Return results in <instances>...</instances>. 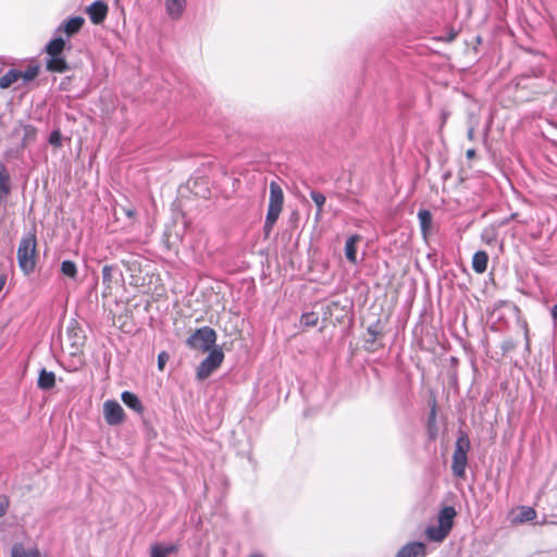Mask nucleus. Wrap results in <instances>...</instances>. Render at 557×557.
<instances>
[{"label": "nucleus", "mask_w": 557, "mask_h": 557, "mask_svg": "<svg viewBox=\"0 0 557 557\" xmlns=\"http://www.w3.org/2000/svg\"><path fill=\"white\" fill-rule=\"evenodd\" d=\"M85 24V18L79 15L71 16L63 21L55 29V36L46 45V67L49 72L64 73L70 70L64 51L72 48L70 38L77 35Z\"/></svg>", "instance_id": "f257e3e1"}, {"label": "nucleus", "mask_w": 557, "mask_h": 557, "mask_svg": "<svg viewBox=\"0 0 557 557\" xmlns=\"http://www.w3.org/2000/svg\"><path fill=\"white\" fill-rule=\"evenodd\" d=\"M456 510L451 506H446L438 513V525H430L425 530L429 540L433 542H443L449 534L454 525Z\"/></svg>", "instance_id": "f03ea898"}, {"label": "nucleus", "mask_w": 557, "mask_h": 557, "mask_svg": "<svg viewBox=\"0 0 557 557\" xmlns=\"http://www.w3.org/2000/svg\"><path fill=\"white\" fill-rule=\"evenodd\" d=\"M216 333L210 326H202L193 332L186 339V346L193 350L207 352L215 346Z\"/></svg>", "instance_id": "7ed1b4c3"}, {"label": "nucleus", "mask_w": 557, "mask_h": 557, "mask_svg": "<svg viewBox=\"0 0 557 557\" xmlns=\"http://www.w3.org/2000/svg\"><path fill=\"white\" fill-rule=\"evenodd\" d=\"M469 449L470 441L467 435L461 434L456 441L451 461L453 474L458 479H463L466 475Z\"/></svg>", "instance_id": "20e7f679"}, {"label": "nucleus", "mask_w": 557, "mask_h": 557, "mask_svg": "<svg viewBox=\"0 0 557 557\" xmlns=\"http://www.w3.org/2000/svg\"><path fill=\"white\" fill-rule=\"evenodd\" d=\"M17 261L25 274L35 270V234L29 233L21 240L17 248Z\"/></svg>", "instance_id": "39448f33"}, {"label": "nucleus", "mask_w": 557, "mask_h": 557, "mask_svg": "<svg viewBox=\"0 0 557 557\" xmlns=\"http://www.w3.org/2000/svg\"><path fill=\"white\" fill-rule=\"evenodd\" d=\"M208 356L200 362L197 368V377L205 380L209 377L223 362L224 352L221 347H213L208 351Z\"/></svg>", "instance_id": "423d86ee"}, {"label": "nucleus", "mask_w": 557, "mask_h": 557, "mask_svg": "<svg viewBox=\"0 0 557 557\" xmlns=\"http://www.w3.org/2000/svg\"><path fill=\"white\" fill-rule=\"evenodd\" d=\"M35 78V66H29L26 72L11 70L5 75L0 77V88L5 89L12 84L18 82H30Z\"/></svg>", "instance_id": "0eeeda50"}, {"label": "nucleus", "mask_w": 557, "mask_h": 557, "mask_svg": "<svg viewBox=\"0 0 557 557\" xmlns=\"http://www.w3.org/2000/svg\"><path fill=\"white\" fill-rule=\"evenodd\" d=\"M103 417L109 425H119L124 421V410L116 400H106L103 404Z\"/></svg>", "instance_id": "6e6552de"}, {"label": "nucleus", "mask_w": 557, "mask_h": 557, "mask_svg": "<svg viewBox=\"0 0 557 557\" xmlns=\"http://www.w3.org/2000/svg\"><path fill=\"white\" fill-rule=\"evenodd\" d=\"M67 339L73 348L72 355L77 354L85 345L86 336L76 322H71L66 330Z\"/></svg>", "instance_id": "1a4fd4ad"}, {"label": "nucleus", "mask_w": 557, "mask_h": 557, "mask_svg": "<svg viewBox=\"0 0 557 557\" xmlns=\"http://www.w3.org/2000/svg\"><path fill=\"white\" fill-rule=\"evenodd\" d=\"M108 11L109 7L103 0H96L86 8V13L95 25L103 23L108 15Z\"/></svg>", "instance_id": "9d476101"}, {"label": "nucleus", "mask_w": 557, "mask_h": 557, "mask_svg": "<svg viewBox=\"0 0 557 557\" xmlns=\"http://www.w3.org/2000/svg\"><path fill=\"white\" fill-rule=\"evenodd\" d=\"M425 545L422 542H410L404 545L396 557H424Z\"/></svg>", "instance_id": "9b49d317"}, {"label": "nucleus", "mask_w": 557, "mask_h": 557, "mask_svg": "<svg viewBox=\"0 0 557 557\" xmlns=\"http://www.w3.org/2000/svg\"><path fill=\"white\" fill-rule=\"evenodd\" d=\"M283 202H284L283 190L276 182L272 181L270 183V199H269L268 208L282 211Z\"/></svg>", "instance_id": "f8f14e48"}, {"label": "nucleus", "mask_w": 557, "mask_h": 557, "mask_svg": "<svg viewBox=\"0 0 557 557\" xmlns=\"http://www.w3.org/2000/svg\"><path fill=\"white\" fill-rule=\"evenodd\" d=\"M121 399L124 403L125 406H127L129 409L134 410L136 413L143 414L144 413V406L141 400L138 398L136 394L129 391H124L121 394Z\"/></svg>", "instance_id": "ddd939ff"}, {"label": "nucleus", "mask_w": 557, "mask_h": 557, "mask_svg": "<svg viewBox=\"0 0 557 557\" xmlns=\"http://www.w3.org/2000/svg\"><path fill=\"white\" fill-rule=\"evenodd\" d=\"M55 385V374L45 368L40 369L37 376V387L48 391Z\"/></svg>", "instance_id": "4468645a"}, {"label": "nucleus", "mask_w": 557, "mask_h": 557, "mask_svg": "<svg viewBox=\"0 0 557 557\" xmlns=\"http://www.w3.org/2000/svg\"><path fill=\"white\" fill-rule=\"evenodd\" d=\"M536 518V511L530 506H520L517 508L516 515L512 517L513 523H525Z\"/></svg>", "instance_id": "2eb2a0df"}, {"label": "nucleus", "mask_w": 557, "mask_h": 557, "mask_svg": "<svg viewBox=\"0 0 557 557\" xmlns=\"http://www.w3.org/2000/svg\"><path fill=\"white\" fill-rule=\"evenodd\" d=\"M360 239H361V237L358 234L350 235L346 239L345 256H346V259L351 263H356V261H357V243Z\"/></svg>", "instance_id": "dca6fc26"}, {"label": "nucleus", "mask_w": 557, "mask_h": 557, "mask_svg": "<svg viewBox=\"0 0 557 557\" xmlns=\"http://www.w3.org/2000/svg\"><path fill=\"white\" fill-rule=\"evenodd\" d=\"M488 263V255L483 250L474 252L472 257V269L475 273L482 274L486 271Z\"/></svg>", "instance_id": "f3484780"}, {"label": "nucleus", "mask_w": 557, "mask_h": 557, "mask_svg": "<svg viewBox=\"0 0 557 557\" xmlns=\"http://www.w3.org/2000/svg\"><path fill=\"white\" fill-rule=\"evenodd\" d=\"M178 546L176 544L163 545L156 543L150 547V557H168L169 555L176 553Z\"/></svg>", "instance_id": "a211bd4d"}, {"label": "nucleus", "mask_w": 557, "mask_h": 557, "mask_svg": "<svg viewBox=\"0 0 557 557\" xmlns=\"http://www.w3.org/2000/svg\"><path fill=\"white\" fill-rule=\"evenodd\" d=\"M165 9L170 17L176 20L181 17L185 10L186 0H164Z\"/></svg>", "instance_id": "6ab92c4d"}, {"label": "nucleus", "mask_w": 557, "mask_h": 557, "mask_svg": "<svg viewBox=\"0 0 557 557\" xmlns=\"http://www.w3.org/2000/svg\"><path fill=\"white\" fill-rule=\"evenodd\" d=\"M11 190V178L8 169L0 162V199L5 198Z\"/></svg>", "instance_id": "aec40b11"}, {"label": "nucleus", "mask_w": 557, "mask_h": 557, "mask_svg": "<svg viewBox=\"0 0 557 557\" xmlns=\"http://www.w3.org/2000/svg\"><path fill=\"white\" fill-rule=\"evenodd\" d=\"M117 269L115 265L106 264L102 268V284L104 286L102 295L107 296L111 293V284L113 281V272H115Z\"/></svg>", "instance_id": "412c9836"}, {"label": "nucleus", "mask_w": 557, "mask_h": 557, "mask_svg": "<svg viewBox=\"0 0 557 557\" xmlns=\"http://www.w3.org/2000/svg\"><path fill=\"white\" fill-rule=\"evenodd\" d=\"M418 219L422 235L425 237L432 226V213L426 209H421L418 212Z\"/></svg>", "instance_id": "4be33fe9"}, {"label": "nucleus", "mask_w": 557, "mask_h": 557, "mask_svg": "<svg viewBox=\"0 0 557 557\" xmlns=\"http://www.w3.org/2000/svg\"><path fill=\"white\" fill-rule=\"evenodd\" d=\"M280 214H281L280 210L268 208V212H267V216H265V221H264V226H263V230H264V233H265L267 236L271 233V231H272L274 224L276 223Z\"/></svg>", "instance_id": "5701e85b"}, {"label": "nucleus", "mask_w": 557, "mask_h": 557, "mask_svg": "<svg viewBox=\"0 0 557 557\" xmlns=\"http://www.w3.org/2000/svg\"><path fill=\"white\" fill-rule=\"evenodd\" d=\"M310 197L317 206L315 221L318 222V221H320L321 215L323 213V206H324L326 199L322 193L317 191V190H311Z\"/></svg>", "instance_id": "b1692460"}, {"label": "nucleus", "mask_w": 557, "mask_h": 557, "mask_svg": "<svg viewBox=\"0 0 557 557\" xmlns=\"http://www.w3.org/2000/svg\"><path fill=\"white\" fill-rule=\"evenodd\" d=\"M436 405L433 403L430 414L428 417V433L431 438L436 436Z\"/></svg>", "instance_id": "393cba45"}, {"label": "nucleus", "mask_w": 557, "mask_h": 557, "mask_svg": "<svg viewBox=\"0 0 557 557\" xmlns=\"http://www.w3.org/2000/svg\"><path fill=\"white\" fill-rule=\"evenodd\" d=\"M319 322V314L314 311L305 312L300 317V324L306 327L315 326Z\"/></svg>", "instance_id": "a878e982"}, {"label": "nucleus", "mask_w": 557, "mask_h": 557, "mask_svg": "<svg viewBox=\"0 0 557 557\" xmlns=\"http://www.w3.org/2000/svg\"><path fill=\"white\" fill-rule=\"evenodd\" d=\"M61 272L71 278H75L77 275V267L75 262L71 260H64L61 263Z\"/></svg>", "instance_id": "bb28decb"}, {"label": "nucleus", "mask_w": 557, "mask_h": 557, "mask_svg": "<svg viewBox=\"0 0 557 557\" xmlns=\"http://www.w3.org/2000/svg\"><path fill=\"white\" fill-rule=\"evenodd\" d=\"M369 335L371 336L370 339L367 341V343L374 344L376 338L382 334V326L380 320L376 322L370 324L367 329Z\"/></svg>", "instance_id": "cd10ccee"}, {"label": "nucleus", "mask_w": 557, "mask_h": 557, "mask_svg": "<svg viewBox=\"0 0 557 557\" xmlns=\"http://www.w3.org/2000/svg\"><path fill=\"white\" fill-rule=\"evenodd\" d=\"M48 141L53 147H60L62 144V135L59 129H54L48 137Z\"/></svg>", "instance_id": "c85d7f7f"}, {"label": "nucleus", "mask_w": 557, "mask_h": 557, "mask_svg": "<svg viewBox=\"0 0 557 557\" xmlns=\"http://www.w3.org/2000/svg\"><path fill=\"white\" fill-rule=\"evenodd\" d=\"M120 210L123 214H125L128 219H134L135 215H136V210L134 207H124V206H121L120 207Z\"/></svg>", "instance_id": "c756f323"}, {"label": "nucleus", "mask_w": 557, "mask_h": 557, "mask_svg": "<svg viewBox=\"0 0 557 557\" xmlns=\"http://www.w3.org/2000/svg\"><path fill=\"white\" fill-rule=\"evenodd\" d=\"M11 557H29V556L22 546H14L12 549Z\"/></svg>", "instance_id": "7c9ffc66"}, {"label": "nucleus", "mask_w": 557, "mask_h": 557, "mask_svg": "<svg viewBox=\"0 0 557 557\" xmlns=\"http://www.w3.org/2000/svg\"><path fill=\"white\" fill-rule=\"evenodd\" d=\"M168 359H169V355L165 351H162V352L159 354V356H158V368L160 370L163 369V367H164V364H165Z\"/></svg>", "instance_id": "2f4dec72"}, {"label": "nucleus", "mask_w": 557, "mask_h": 557, "mask_svg": "<svg viewBox=\"0 0 557 557\" xmlns=\"http://www.w3.org/2000/svg\"><path fill=\"white\" fill-rule=\"evenodd\" d=\"M71 79H72V77H71V76H66V77H64V78L61 81L59 88H60L61 90H64V91L70 90Z\"/></svg>", "instance_id": "473e14b6"}, {"label": "nucleus", "mask_w": 557, "mask_h": 557, "mask_svg": "<svg viewBox=\"0 0 557 557\" xmlns=\"http://www.w3.org/2000/svg\"><path fill=\"white\" fill-rule=\"evenodd\" d=\"M8 507V500L4 496H0V517L4 515Z\"/></svg>", "instance_id": "72a5a7b5"}, {"label": "nucleus", "mask_w": 557, "mask_h": 557, "mask_svg": "<svg viewBox=\"0 0 557 557\" xmlns=\"http://www.w3.org/2000/svg\"><path fill=\"white\" fill-rule=\"evenodd\" d=\"M515 347V344L512 341H505L502 345V349L507 352L509 351L510 349H512Z\"/></svg>", "instance_id": "f704fd0d"}, {"label": "nucleus", "mask_w": 557, "mask_h": 557, "mask_svg": "<svg viewBox=\"0 0 557 557\" xmlns=\"http://www.w3.org/2000/svg\"><path fill=\"white\" fill-rule=\"evenodd\" d=\"M550 314H552V318H553L555 321H557V304H555V305L552 307Z\"/></svg>", "instance_id": "c9c22d12"}, {"label": "nucleus", "mask_w": 557, "mask_h": 557, "mask_svg": "<svg viewBox=\"0 0 557 557\" xmlns=\"http://www.w3.org/2000/svg\"><path fill=\"white\" fill-rule=\"evenodd\" d=\"M5 282H7V276L3 274L0 275V292L3 289Z\"/></svg>", "instance_id": "e433bc0d"}, {"label": "nucleus", "mask_w": 557, "mask_h": 557, "mask_svg": "<svg viewBox=\"0 0 557 557\" xmlns=\"http://www.w3.org/2000/svg\"><path fill=\"white\" fill-rule=\"evenodd\" d=\"M466 156H467L468 159H472L475 156V150L474 149H468L467 152H466Z\"/></svg>", "instance_id": "4c0bfd02"}, {"label": "nucleus", "mask_w": 557, "mask_h": 557, "mask_svg": "<svg viewBox=\"0 0 557 557\" xmlns=\"http://www.w3.org/2000/svg\"><path fill=\"white\" fill-rule=\"evenodd\" d=\"M456 35L457 34L455 32H450L448 34L447 41H453L456 38Z\"/></svg>", "instance_id": "58836bf2"}, {"label": "nucleus", "mask_w": 557, "mask_h": 557, "mask_svg": "<svg viewBox=\"0 0 557 557\" xmlns=\"http://www.w3.org/2000/svg\"><path fill=\"white\" fill-rule=\"evenodd\" d=\"M4 126H5L4 117L0 116V129L4 128Z\"/></svg>", "instance_id": "ea45409f"}, {"label": "nucleus", "mask_w": 557, "mask_h": 557, "mask_svg": "<svg viewBox=\"0 0 557 557\" xmlns=\"http://www.w3.org/2000/svg\"><path fill=\"white\" fill-rule=\"evenodd\" d=\"M249 557H264L262 554H252Z\"/></svg>", "instance_id": "a19ab883"}, {"label": "nucleus", "mask_w": 557, "mask_h": 557, "mask_svg": "<svg viewBox=\"0 0 557 557\" xmlns=\"http://www.w3.org/2000/svg\"><path fill=\"white\" fill-rule=\"evenodd\" d=\"M37 557H39V552L37 550Z\"/></svg>", "instance_id": "79ce46f5"}]
</instances>
